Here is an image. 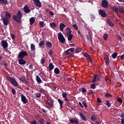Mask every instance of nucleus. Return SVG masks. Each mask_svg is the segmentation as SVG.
<instances>
[{
    "label": "nucleus",
    "instance_id": "nucleus-21",
    "mask_svg": "<svg viewBox=\"0 0 124 124\" xmlns=\"http://www.w3.org/2000/svg\"><path fill=\"white\" fill-rule=\"evenodd\" d=\"M30 25H33L34 23V22H35V19H34V17H31L30 19Z\"/></svg>",
    "mask_w": 124,
    "mask_h": 124
},
{
    "label": "nucleus",
    "instance_id": "nucleus-56",
    "mask_svg": "<svg viewBox=\"0 0 124 124\" xmlns=\"http://www.w3.org/2000/svg\"><path fill=\"white\" fill-rule=\"evenodd\" d=\"M82 104H83V106H84V107H85V108H87V107H88V106L87 105V103H86V102L83 101Z\"/></svg>",
    "mask_w": 124,
    "mask_h": 124
},
{
    "label": "nucleus",
    "instance_id": "nucleus-31",
    "mask_svg": "<svg viewBox=\"0 0 124 124\" xmlns=\"http://www.w3.org/2000/svg\"><path fill=\"white\" fill-rule=\"evenodd\" d=\"M31 51H35V46L33 44H31Z\"/></svg>",
    "mask_w": 124,
    "mask_h": 124
},
{
    "label": "nucleus",
    "instance_id": "nucleus-18",
    "mask_svg": "<svg viewBox=\"0 0 124 124\" xmlns=\"http://www.w3.org/2000/svg\"><path fill=\"white\" fill-rule=\"evenodd\" d=\"M107 23H108V24L109 27H111V28L114 27V24H113V23H112V22H111L109 19L107 20Z\"/></svg>",
    "mask_w": 124,
    "mask_h": 124
},
{
    "label": "nucleus",
    "instance_id": "nucleus-2",
    "mask_svg": "<svg viewBox=\"0 0 124 124\" xmlns=\"http://www.w3.org/2000/svg\"><path fill=\"white\" fill-rule=\"evenodd\" d=\"M13 19L17 23H21L22 22V20H21V19H22V12H21V11H19L17 12L16 16H13Z\"/></svg>",
    "mask_w": 124,
    "mask_h": 124
},
{
    "label": "nucleus",
    "instance_id": "nucleus-58",
    "mask_svg": "<svg viewBox=\"0 0 124 124\" xmlns=\"http://www.w3.org/2000/svg\"><path fill=\"white\" fill-rule=\"evenodd\" d=\"M65 53L66 55H70V54H71V52L70 51L69 49H68L65 51Z\"/></svg>",
    "mask_w": 124,
    "mask_h": 124
},
{
    "label": "nucleus",
    "instance_id": "nucleus-52",
    "mask_svg": "<svg viewBox=\"0 0 124 124\" xmlns=\"http://www.w3.org/2000/svg\"><path fill=\"white\" fill-rule=\"evenodd\" d=\"M41 63L42 64H44V63H45V59L42 58V59L41 60Z\"/></svg>",
    "mask_w": 124,
    "mask_h": 124
},
{
    "label": "nucleus",
    "instance_id": "nucleus-43",
    "mask_svg": "<svg viewBox=\"0 0 124 124\" xmlns=\"http://www.w3.org/2000/svg\"><path fill=\"white\" fill-rule=\"evenodd\" d=\"M81 51H82L81 48H79V47H78L76 48V53H80V52H81Z\"/></svg>",
    "mask_w": 124,
    "mask_h": 124
},
{
    "label": "nucleus",
    "instance_id": "nucleus-28",
    "mask_svg": "<svg viewBox=\"0 0 124 124\" xmlns=\"http://www.w3.org/2000/svg\"><path fill=\"white\" fill-rule=\"evenodd\" d=\"M104 96L106 98H111V97H112V95L109 93H106Z\"/></svg>",
    "mask_w": 124,
    "mask_h": 124
},
{
    "label": "nucleus",
    "instance_id": "nucleus-34",
    "mask_svg": "<svg viewBox=\"0 0 124 124\" xmlns=\"http://www.w3.org/2000/svg\"><path fill=\"white\" fill-rule=\"evenodd\" d=\"M39 25L41 27V28H44V26H45V24L44 23V22L40 21L39 22Z\"/></svg>",
    "mask_w": 124,
    "mask_h": 124
},
{
    "label": "nucleus",
    "instance_id": "nucleus-6",
    "mask_svg": "<svg viewBox=\"0 0 124 124\" xmlns=\"http://www.w3.org/2000/svg\"><path fill=\"white\" fill-rule=\"evenodd\" d=\"M33 2H34L35 6L36 7H38L39 8H40L41 7V2H40V0H33Z\"/></svg>",
    "mask_w": 124,
    "mask_h": 124
},
{
    "label": "nucleus",
    "instance_id": "nucleus-62",
    "mask_svg": "<svg viewBox=\"0 0 124 124\" xmlns=\"http://www.w3.org/2000/svg\"><path fill=\"white\" fill-rule=\"evenodd\" d=\"M11 37L13 40L15 39V35L14 34H11Z\"/></svg>",
    "mask_w": 124,
    "mask_h": 124
},
{
    "label": "nucleus",
    "instance_id": "nucleus-1",
    "mask_svg": "<svg viewBox=\"0 0 124 124\" xmlns=\"http://www.w3.org/2000/svg\"><path fill=\"white\" fill-rule=\"evenodd\" d=\"M7 80L9 82H10L13 86H15V87H17L18 89H20V90H22V88H21L20 86L18 85V82L16 81V79H15L13 78L9 77H7Z\"/></svg>",
    "mask_w": 124,
    "mask_h": 124
},
{
    "label": "nucleus",
    "instance_id": "nucleus-51",
    "mask_svg": "<svg viewBox=\"0 0 124 124\" xmlns=\"http://www.w3.org/2000/svg\"><path fill=\"white\" fill-rule=\"evenodd\" d=\"M28 67L29 69H30L31 70H32L33 69V65H32V64H31Z\"/></svg>",
    "mask_w": 124,
    "mask_h": 124
},
{
    "label": "nucleus",
    "instance_id": "nucleus-59",
    "mask_svg": "<svg viewBox=\"0 0 124 124\" xmlns=\"http://www.w3.org/2000/svg\"><path fill=\"white\" fill-rule=\"evenodd\" d=\"M90 18L91 19H92L93 20H94V19H95V17L93 15H91Z\"/></svg>",
    "mask_w": 124,
    "mask_h": 124
},
{
    "label": "nucleus",
    "instance_id": "nucleus-41",
    "mask_svg": "<svg viewBox=\"0 0 124 124\" xmlns=\"http://www.w3.org/2000/svg\"><path fill=\"white\" fill-rule=\"evenodd\" d=\"M84 57H85V58H88V59H90L91 57L90 55H89L88 53L86 52L84 53Z\"/></svg>",
    "mask_w": 124,
    "mask_h": 124
},
{
    "label": "nucleus",
    "instance_id": "nucleus-7",
    "mask_svg": "<svg viewBox=\"0 0 124 124\" xmlns=\"http://www.w3.org/2000/svg\"><path fill=\"white\" fill-rule=\"evenodd\" d=\"M1 20L2 21L3 24L4 26H7L8 25V23H9V19L6 17H2Z\"/></svg>",
    "mask_w": 124,
    "mask_h": 124
},
{
    "label": "nucleus",
    "instance_id": "nucleus-23",
    "mask_svg": "<svg viewBox=\"0 0 124 124\" xmlns=\"http://www.w3.org/2000/svg\"><path fill=\"white\" fill-rule=\"evenodd\" d=\"M7 0H0V3L1 4H4V5H6L8 3Z\"/></svg>",
    "mask_w": 124,
    "mask_h": 124
},
{
    "label": "nucleus",
    "instance_id": "nucleus-50",
    "mask_svg": "<svg viewBox=\"0 0 124 124\" xmlns=\"http://www.w3.org/2000/svg\"><path fill=\"white\" fill-rule=\"evenodd\" d=\"M95 87H96L95 84L94 83L92 84L91 85V89H93V90L94 89H95Z\"/></svg>",
    "mask_w": 124,
    "mask_h": 124
},
{
    "label": "nucleus",
    "instance_id": "nucleus-29",
    "mask_svg": "<svg viewBox=\"0 0 124 124\" xmlns=\"http://www.w3.org/2000/svg\"><path fill=\"white\" fill-rule=\"evenodd\" d=\"M48 68L49 70H53L54 69V65L52 63H50L48 65Z\"/></svg>",
    "mask_w": 124,
    "mask_h": 124
},
{
    "label": "nucleus",
    "instance_id": "nucleus-16",
    "mask_svg": "<svg viewBox=\"0 0 124 124\" xmlns=\"http://www.w3.org/2000/svg\"><path fill=\"white\" fill-rule=\"evenodd\" d=\"M104 60L106 64H109V57L107 55H105Z\"/></svg>",
    "mask_w": 124,
    "mask_h": 124
},
{
    "label": "nucleus",
    "instance_id": "nucleus-13",
    "mask_svg": "<svg viewBox=\"0 0 124 124\" xmlns=\"http://www.w3.org/2000/svg\"><path fill=\"white\" fill-rule=\"evenodd\" d=\"M79 116L80 117L82 121H83L84 122H87V118L85 117V115H84L82 112H79Z\"/></svg>",
    "mask_w": 124,
    "mask_h": 124
},
{
    "label": "nucleus",
    "instance_id": "nucleus-42",
    "mask_svg": "<svg viewBox=\"0 0 124 124\" xmlns=\"http://www.w3.org/2000/svg\"><path fill=\"white\" fill-rule=\"evenodd\" d=\"M48 55L50 57H52L53 56V49H50L48 52Z\"/></svg>",
    "mask_w": 124,
    "mask_h": 124
},
{
    "label": "nucleus",
    "instance_id": "nucleus-12",
    "mask_svg": "<svg viewBox=\"0 0 124 124\" xmlns=\"http://www.w3.org/2000/svg\"><path fill=\"white\" fill-rule=\"evenodd\" d=\"M23 9H24V12L26 14H28V13H30V12H31V10L29 9V6L28 5H25L23 8Z\"/></svg>",
    "mask_w": 124,
    "mask_h": 124
},
{
    "label": "nucleus",
    "instance_id": "nucleus-38",
    "mask_svg": "<svg viewBox=\"0 0 124 124\" xmlns=\"http://www.w3.org/2000/svg\"><path fill=\"white\" fill-rule=\"evenodd\" d=\"M97 78V75H94L93 76V79L92 80L93 83H94L96 81V78Z\"/></svg>",
    "mask_w": 124,
    "mask_h": 124
},
{
    "label": "nucleus",
    "instance_id": "nucleus-25",
    "mask_svg": "<svg viewBox=\"0 0 124 124\" xmlns=\"http://www.w3.org/2000/svg\"><path fill=\"white\" fill-rule=\"evenodd\" d=\"M36 80L37 81V83H42V80L39 76H36Z\"/></svg>",
    "mask_w": 124,
    "mask_h": 124
},
{
    "label": "nucleus",
    "instance_id": "nucleus-36",
    "mask_svg": "<svg viewBox=\"0 0 124 124\" xmlns=\"http://www.w3.org/2000/svg\"><path fill=\"white\" fill-rule=\"evenodd\" d=\"M119 12H120V13H124V8H123L122 7H120L119 8Z\"/></svg>",
    "mask_w": 124,
    "mask_h": 124
},
{
    "label": "nucleus",
    "instance_id": "nucleus-60",
    "mask_svg": "<svg viewBox=\"0 0 124 124\" xmlns=\"http://www.w3.org/2000/svg\"><path fill=\"white\" fill-rule=\"evenodd\" d=\"M70 50V52L71 53H72V52H74V50H75V49L74 48H70L69 49H68Z\"/></svg>",
    "mask_w": 124,
    "mask_h": 124
},
{
    "label": "nucleus",
    "instance_id": "nucleus-35",
    "mask_svg": "<svg viewBox=\"0 0 124 124\" xmlns=\"http://www.w3.org/2000/svg\"><path fill=\"white\" fill-rule=\"evenodd\" d=\"M80 92H82V93H87V90L86 89V88H85V87H83L82 88V89H79Z\"/></svg>",
    "mask_w": 124,
    "mask_h": 124
},
{
    "label": "nucleus",
    "instance_id": "nucleus-20",
    "mask_svg": "<svg viewBox=\"0 0 124 124\" xmlns=\"http://www.w3.org/2000/svg\"><path fill=\"white\" fill-rule=\"evenodd\" d=\"M112 10H114V11H115L116 14H117V15L118 14H119V8L115 7H112Z\"/></svg>",
    "mask_w": 124,
    "mask_h": 124
},
{
    "label": "nucleus",
    "instance_id": "nucleus-5",
    "mask_svg": "<svg viewBox=\"0 0 124 124\" xmlns=\"http://www.w3.org/2000/svg\"><path fill=\"white\" fill-rule=\"evenodd\" d=\"M98 13L99 15H100V16H101V17H103V18H105V17H106L107 16L106 12L104 10H99Z\"/></svg>",
    "mask_w": 124,
    "mask_h": 124
},
{
    "label": "nucleus",
    "instance_id": "nucleus-19",
    "mask_svg": "<svg viewBox=\"0 0 124 124\" xmlns=\"http://www.w3.org/2000/svg\"><path fill=\"white\" fill-rule=\"evenodd\" d=\"M58 102H59L60 106V108H62L63 107L62 105H63V102L62 99H58Z\"/></svg>",
    "mask_w": 124,
    "mask_h": 124
},
{
    "label": "nucleus",
    "instance_id": "nucleus-46",
    "mask_svg": "<svg viewBox=\"0 0 124 124\" xmlns=\"http://www.w3.org/2000/svg\"><path fill=\"white\" fill-rule=\"evenodd\" d=\"M25 78H26V77H25V76H23V77H21L19 78V80L20 81H21L22 82H24Z\"/></svg>",
    "mask_w": 124,
    "mask_h": 124
},
{
    "label": "nucleus",
    "instance_id": "nucleus-45",
    "mask_svg": "<svg viewBox=\"0 0 124 124\" xmlns=\"http://www.w3.org/2000/svg\"><path fill=\"white\" fill-rule=\"evenodd\" d=\"M62 96L63 98H65L66 97H67L66 96H67V93H66L65 92H63L62 93Z\"/></svg>",
    "mask_w": 124,
    "mask_h": 124
},
{
    "label": "nucleus",
    "instance_id": "nucleus-64",
    "mask_svg": "<svg viewBox=\"0 0 124 124\" xmlns=\"http://www.w3.org/2000/svg\"><path fill=\"white\" fill-rule=\"evenodd\" d=\"M121 124H124V118L121 119Z\"/></svg>",
    "mask_w": 124,
    "mask_h": 124
},
{
    "label": "nucleus",
    "instance_id": "nucleus-39",
    "mask_svg": "<svg viewBox=\"0 0 124 124\" xmlns=\"http://www.w3.org/2000/svg\"><path fill=\"white\" fill-rule=\"evenodd\" d=\"M117 56H118V53H117V52H114L112 55V58L113 59H116V58H117Z\"/></svg>",
    "mask_w": 124,
    "mask_h": 124
},
{
    "label": "nucleus",
    "instance_id": "nucleus-26",
    "mask_svg": "<svg viewBox=\"0 0 124 124\" xmlns=\"http://www.w3.org/2000/svg\"><path fill=\"white\" fill-rule=\"evenodd\" d=\"M67 36H68V41H70L73 38V34H69L67 35Z\"/></svg>",
    "mask_w": 124,
    "mask_h": 124
},
{
    "label": "nucleus",
    "instance_id": "nucleus-9",
    "mask_svg": "<svg viewBox=\"0 0 124 124\" xmlns=\"http://www.w3.org/2000/svg\"><path fill=\"white\" fill-rule=\"evenodd\" d=\"M21 101L24 103V104H26V103H28V99H27V97L24 95V94H21Z\"/></svg>",
    "mask_w": 124,
    "mask_h": 124
},
{
    "label": "nucleus",
    "instance_id": "nucleus-54",
    "mask_svg": "<svg viewBox=\"0 0 124 124\" xmlns=\"http://www.w3.org/2000/svg\"><path fill=\"white\" fill-rule=\"evenodd\" d=\"M12 93L14 95H15V94H16V90L14 89H12Z\"/></svg>",
    "mask_w": 124,
    "mask_h": 124
},
{
    "label": "nucleus",
    "instance_id": "nucleus-47",
    "mask_svg": "<svg viewBox=\"0 0 124 124\" xmlns=\"http://www.w3.org/2000/svg\"><path fill=\"white\" fill-rule=\"evenodd\" d=\"M91 120L92 122H94V121H96V118H95V117H94V116L92 115L91 116Z\"/></svg>",
    "mask_w": 124,
    "mask_h": 124
},
{
    "label": "nucleus",
    "instance_id": "nucleus-40",
    "mask_svg": "<svg viewBox=\"0 0 124 124\" xmlns=\"http://www.w3.org/2000/svg\"><path fill=\"white\" fill-rule=\"evenodd\" d=\"M5 13L6 17H8L9 18H10L11 17V14H10V13H9L8 12H5Z\"/></svg>",
    "mask_w": 124,
    "mask_h": 124
},
{
    "label": "nucleus",
    "instance_id": "nucleus-32",
    "mask_svg": "<svg viewBox=\"0 0 124 124\" xmlns=\"http://www.w3.org/2000/svg\"><path fill=\"white\" fill-rule=\"evenodd\" d=\"M103 37L104 40H107V39H108V34L107 33L104 34Z\"/></svg>",
    "mask_w": 124,
    "mask_h": 124
},
{
    "label": "nucleus",
    "instance_id": "nucleus-49",
    "mask_svg": "<svg viewBox=\"0 0 124 124\" xmlns=\"http://www.w3.org/2000/svg\"><path fill=\"white\" fill-rule=\"evenodd\" d=\"M117 101L120 103H123V100L121 99V97L117 98Z\"/></svg>",
    "mask_w": 124,
    "mask_h": 124
},
{
    "label": "nucleus",
    "instance_id": "nucleus-3",
    "mask_svg": "<svg viewBox=\"0 0 124 124\" xmlns=\"http://www.w3.org/2000/svg\"><path fill=\"white\" fill-rule=\"evenodd\" d=\"M58 38L59 41L61 42V43H64V42H65V38L62 33H59L58 34Z\"/></svg>",
    "mask_w": 124,
    "mask_h": 124
},
{
    "label": "nucleus",
    "instance_id": "nucleus-57",
    "mask_svg": "<svg viewBox=\"0 0 124 124\" xmlns=\"http://www.w3.org/2000/svg\"><path fill=\"white\" fill-rule=\"evenodd\" d=\"M73 27L75 29V30H78V26L76 24H73Z\"/></svg>",
    "mask_w": 124,
    "mask_h": 124
},
{
    "label": "nucleus",
    "instance_id": "nucleus-14",
    "mask_svg": "<svg viewBox=\"0 0 124 124\" xmlns=\"http://www.w3.org/2000/svg\"><path fill=\"white\" fill-rule=\"evenodd\" d=\"M65 33L66 35L71 34V29H70V28L67 27L65 29Z\"/></svg>",
    "mask_w": 124,
    "mask_h": 124
},
{
    "label": "nucleus",
    "instance_id": "nucleus-22",
    "mask_svg": "<svg viewBox=\"0 0 124 124\" xmlns=\"http://www.w3.org/2000/svg\"><path fill=\"white\" fill-rule=\"evenodd\" d=\"M46 46L48 48H52L53 45L52 44L51 42L48 41L46 42Z\"/></svg>",
    "mask_w": 124,
    "mask_h": 124
},
{
    "label": "nucleus",
    "instance_id": "nucleus-8",
    "mask_svg": "<svg viewBox=\"0 0 124 124\" xmlns=\"http://www.w3.org/2000/svg\"><path fill=\"white\" fill-rule=\"evenodd\" d=\"M101 6L102 7H104V8H108V1H107V0H103L102 1Z\"/></svg>",
    "mask_w": 124,
    "mask_h": 124
},
{
    "label": "nucleus",
    "instance_id": "nucleus-33",
    "mask_svg": "<svg viewBox=\"0 0 124 124\" xmlns=\"http://www.w3.org/2000/svg\"><path fill=\"white\" fill-rule=\"evenodd\" d=\"M45 43V42L44 41V40L41 41L39 43V47H41V46H43V45H44Z\"/></svg>",
    "mask_w": 124,
    "mask_h": 124
},
{
    "label": "nucleus",
    "instance_id": "nucleus-11",
    "mask_svg": "<svg viewBox=\"0 0 124 124\" xmlns=\"http://www.w3.org/2000/svg\"><path fill=\"white\" fill-rule=\"evenodd\" d=\"M1 44L3 48H4L5 49H6V48L8 47V44L7 43V42L5 40L1 41Z\"/></svg>",
    "mask_w": 124,
    "mask_h": 124
},
{
    "label": "nucleus",
    "instance_id": "nucleus-63",
    "mask_svg": "<svg viewBox=\"0 0 124 124\" xmlns=\"http://www.w3.org/2000/svg\"><path fill=\"white\" fill-rule=\"evenodd\" d=\"M31 124H36V121L34 120V121H31Z\"/></svg>",
    "mask_w": 124,
    "mask_h": 124
},
{
    "label": "nucleus",
    "instance_id": "nucleus-48",
    "mask_svg": "<svg viewBox=\"0 0 124 124\" xmlns=\"http://www.w3.org/2000/svg\"><path fill=\"white\" fill-rule=\"evenodd\" d=\"M41 97V93H37L36 94V97L37 98H40Z\"/></svg>",
    "mask_w": 124,
    "mask_h": 124
},
{
    "label": "nucleus",
    "instance_id": "nucleus-44",
    "mask_svg": "<svg viewBox=\"0 0 124 124\" xmlns=\"http://www.w3.org/2000/svg\"><path fill=\"white\" fill-rule=\"evenodd\" d=\"M86 37H87L88 40H90V41H91V42H93V40H92V37H91V36L87 35Z\"/></svg>",
    "mask_w": 124,
    "mask_h": 124
},
{
    "label": "nucleus",
    "instance_id": "nucleus-15",
    "mask_svg": "<svg viewBox=\"0 0 124 124\" xmlns=\"http://www.w3.org/2000/svg\"><path fill=\"white\" fill-rule=\"evenodd\" d=\"M18 63L21 65L25 64L26 63V61L24 60L23 58H20L18 60Z\"/></svg>",
    "mask_w": 124,
    "mask_h": 124
},
{
    "label": "nucleus",
    "instance_id": "nucleus-61",
    "mask_svg": "<svg viewBox=\"0 0 124 124\" xmlns=\"http://www.w3.org/2000/svg\"><path fill=\"white\" fill-rule=\"evenodd\" d=\"M117 39H118V40H119L120 41H122V36H121V35H118L117 37Z\"/></svg>",
    "mask_w": 124,
    "mask_h": 124
},
{
    "label": "nucleus",
    "instance_id": "nucleus-10",
    "mask_svg": "<svg viewBox=\"0 0 124 124\" xmlns=\"http://www.w3.org/2000/svg\"><path fill=\"white\" fill-rule=\"evenodd\" d=\"M69 122L71 124H79V121H78V119L76 118L69 119Z\"/></svg>",
    "mask_w": 124,
    "mask_h": 124
},
{
    "label": "nucleus",
    "instance_id": "nucleus-4",
    "mask_svg": "<svg viewBox=\"0 0 124 124\" xmlns=\"http://www.w3.org/2000/svg\"><path fill=\"white\" fill-rule=\"evenodd\" d=\"M26 56H28V53H27V51H21L18 55V58L19 59H23L24 57H26Z\"/></svg>",
    "mask_w": 124,
    "mask_h": 124
},
{
    "label": "nucleus",
    "instance_id": "nucleus-27",
    "mask_svg": "<svg viewBox=\"0 0 124 124\" xmlns=\"http://www.w3.org/2000/svg\"><path fill=\"white\" fill-rule=\"evenodd\" d=\"M50 28H57V25L54 22H51L49 24Z\"/></svg>",
    "mask_w": 124,
    "mask_h": 124
},
{
    "label": "nucleus",
    "instance_id": "nucleus-37",
    "mask_svg": "<svg viewBox=\"0 0 124 124\" xmlns=\"http://www.w3.org/2000/svg\"><path fill=\"white\" fill-rule=\"evenodd\" d=\"M39 123L40 124H44V119L40 118L39 120Z\"/></svg>",
    "mask_w": 124,
    "mask_h": 124
},
{
    "label": "nucleus",
    "instance_id": "nucleus-30",
    "mask_svg": "<svg viewBox=\"0 0 124 124\" xmlns=\"http://www.w3.org/2000/svg\"><path fill=\"white\" fill-rule=\"evenodd\" d=\"M54 73L55 74H60V73H61V71H60V69H58V68H55L54 69Z\"/></svg>",
    "mask_w": 124,
    "mask_h": 124
},
{
    "label": "nucleus",
    "instance_id": "nucleus-53",
    "mask_svg": "<svg viewBox=\"0 0 124 124\" xmlns=\"http://www.w3.org/2000/svg\"><path fill=\"white\" fill-rule=\"evenodd\" d=\"M40 93H45V90L43 88H41L40 89Z\"/></svg>",
    "mask_w": 124,
    "mask_h": 124
},
{
    "label": "nucleus",
    "instance_id": "nucleus-17",
    "mask_svg": "<svg viewBox=\"0 0 124 124\" xmlns=\"http://www.w3.org/2000/svg\"><path fill=\"white\" fill-rule=\"evenodd\" d=\"M59 27L60 31H63V29L65 28V25H64V24L61 23L60 24Z\"/></svg>",
    "mask_w": 124,
    "mask_h": 124
},
{
    "label": "nucleus",
    "instance_id": "nucleus-24",
    "mask_svg": "<svg viewBox=\"0 0 124 124\" xmlns=\"http://www.w3.org/2000/svg\"><path fill=\"white\" fill-rule=\"evenodd\" d=\"M47 103L50 108H53V107H54V104H53V102H52L51 100L48 101Z\"/></svg>",
    "mask_w": 124,
    "mask_h": 124
},
{
    "label": "nucleus",
    "instance_id": "nucleus-55",
    "mask_svg": "<svg viewBox=\"0 0 124 124\" xmlns=\"http://www.w3.org/2000/svg\"><path fill=\"white\" fill-rule=\"evenodd\" d=\"M106 103L108 107H110V106H111V104L110 103V102H109V101H107Z\"/></svg>",
    "mask_w": 124,
    "mask_h": 124
}]
</instances>
